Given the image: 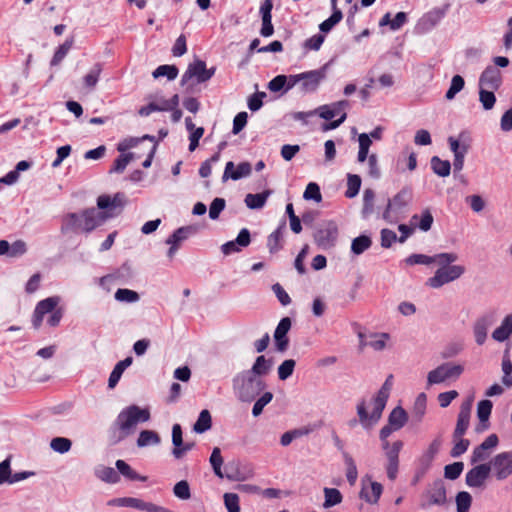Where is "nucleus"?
Segmentation results:
<instances>
[{
    "label": "nucleus",
    "instance_id": "f257e3e1",
    "mask_svg": "<svg viewBox=\"0 0 512 512\" xmlns=\"http://www.w3.org/2000/svg\"><path fill=\"white\" fill-rule=\"evenodd\" d=\"M110 216L107 212L98 211L94 207L86 208L79 213L71 212L63 217L61 232L89 234L103 225Z\"/></svg>",
    "mask_w": 512,
    "mask_h": 512
},
{
    "label": "nucleus",
    "instance_id": "f03ea898",
    "mask_svg": "<svg viewBox=\"0 0 512 512\" xmlns=\"http://www.w3.org/2000/svg\"><path fill=\"white\" fill-rule=\"evenodd\" d=\"M150 419L148 408L130 405L121 410L111 426V439L114 444L124 440L134 433L138 423L147 422Z\"/></svg>",
    "mask_w": 512,
    "mask_h": 512
},
{
    "label": "nucleus",
    "instance_id": "7ed1b4c3",
    "mask_svg": "<svg viewBox=\"0 0 512 512\" xmlns=\"http://www.w3.org/2000/svg\"><path fill=\"white\" fill-rule=\"evenodd\" d=\"M232 388L239 401L251 403L265 390L266 382L263 378L243 370L233 377Z\"/></svg>",
    "mask_w": 512,
    "mask_h": 512
},
{
    "label": "nucleus",
    "instance_id": "20e7f679",
    "mask_svg": "<svg viewBox=\"0 0 512 512\" xmlns=\"http://www.w3.org/2000/svg\"><path fill=\"white\" fill-rule=\"evenodd\" d=\"M215 72V66L207 68L205 61L196 58L188 64L186 71L181 77L180 85H186L192 78H195L197 83L207 82L214 76Z\"/></svg>",
    "mask_w": 512,
    "mask_h": 512
},
{
    "label": "nucleus",
    "instance_id": "39448f33",
    "mask_svg": "<svg viewBox=\"0 0 512 512\" xmlns=\"http://www.w3.org/2000/svg\"><path fill=\"white\" fill-rule=\"evenodd\" d=\"M338 226L330 220L323 223L321 227L315 230L313 233V239L318 248L322 250L332 249L337 242L338 238Z\"/></svg>",
    "mask_w": 512,
    "mask_h": 512
},
{
    "label": "nucleus",
    "instance_id": "423d86ee",
    "mask_svg": "<svg viewBox=\"0 0 512 512\" xmlns=\"http://www.w3.org/2000/svg\"><path fill=\"white\" fill-rule=\"evenodd\" d=\"M463 371V365L445 362L428 373L427 382L429 385H433L442 383L448 379H458Z\"/></svg>",
    "mask_w": 512,
    "mask_h": 512
},
{
    "label": "nucleus",
    "instance_id": "0eeeda50",
    "mask_svg": "<svg viewBox=\"0 0 512 512\" xmlns=\"http://www.w3.org/2000/svg\"><path fill=\"white\" fill-rule=\"evenodd\" d=\"M329 62L325 63L319 69L310 70L302 73L300 90L303 93H314L320 84L326 79Z\"/></svg>",
    "mask_w": 512,
    "mask_h": 512
},
{
    "label": "nucleus",
    "instance_id": "6e6552de",
    "mask_svg": "<svg viewBox=\"0 0 512 512\" xmlns=\"http://www.w3.org/2000/svg\"><path fill=\"white\" fill-rule=\"evenodd\" d=\"M126 203L127 198L123 192H117L113 197L103 194L97 198L98 209L107 212L110 217L120 214Z\"/></svg>",
    "mask_w": 512,
    "mask_h": 512
},
{
    "label": "nucleus",
    "instance_id": "1a4fd4ad",
    "mask_svg": "<svg viewBox=\"0 0 512 512\" xmlns=\"http://www.w3.org/2000/svg\"><path fill=\"white\" fill-rule=\"evenodd\" d=\"M497 480L502 481L512 474V451L501 452L488 463Z\"/></svg>",
    "mask_w": 512,
    "mask_h": 512
},
{
    "label": "nucleus",
    "instance_id": "9d476101",
    "mask_svg": "<svg viewBox=\"0 0 512 512\" xmlns=\"http://www.w3.org/2000/svg\"><path fill=\"white\" fill-rule=\"evenodd\" d=\"M450 5L445 4L442 7H436L425 13L418 21L416 30L420 33L431 31L446 15Z\"/></svg>",
    "mask_w": 512,
    "mask_h": 512
},
{
    "label": "nucleus",
    "instance_id": "9b49d317",
    "mask_svg": "<svg viewBox=\"0 0 512 512\" xmlns=\"http://www.w3.org/2000/svg\"><path fill=\"white\" fill-rule=\"evenodd\" d=\"M491 473V464L481 463L471 468L465 476V483L470 488H483Z\"/></svg>",
    "mask_w": 512,
    "mask_h": 512
},
{
    "label": "nucleus",
    "instance_id": "f8f14e48",
    "mask_svg": "<svg viewBox=\"0 0 512 512\" xmlns=\"http://www.w3.org/2000/svg\"><path fill=\"white\" fill-rule=\"evenodd\" d=\"M214 474L219 478L226 477L230 481H243L246 477L238 470L234 472L227 471L224 475L222 472L223 457L219 447H214L209 458Z\"/></svg>",
    "mask_w": 512,
    "mask_h": 512
},
{
    "label": "nucleus",
    "instance_id": "ddd939ff",
    "mask_svg": "<svg viewBox=\"0 0 512 512\" xmlns=\"http://www.w3.org/2000/svg\"><path fill=\"white\" fill-rule=\"evenodd\" d=\"M172 455L175 459H181L188 451L192 450L195 446L194 442H184L183 433L180 424H174L172 427Z\"/></svg>",
    "mask_w": 512,
    "mask_h": 512
},
{
    "label": "nucleus",
    "instance_id": "4468645a",
    "mask_svg": "<svg viewBox=\"0 0 512 512\" xmlns=\"http://www.w3.org/2000/svg\"><path fill=\"white\" fill-rule=\"evenodd\" d=\"M292 321L289 317H283L275 331H274V342H275V348L279 352H284L287 350L289 346V338L287 336L288 332L291 329Z\"/></svg>",
    "mask_w": 512,
    "mask_h": 512
},
{
    "label": "nucleus",
    "instance_id": "2eb2a0df",
    "mask_svg": "<svg viewBox=\"0 0 512 512\" xmlns=\"http://www.w3.org/2000/svg\"><path fill=\"white\" fill-rule=\"evenodd\" d=\"M501 84V72L497 67L493 65L487 66L479 77V88L498 90Z\"/></svg>",
    "mask_w": 512,
    "mask_h": 512
},
{
    "label": "nucleus",
    "instance_id": "dca6fc26",
    "mask_svg": "<svg viewBox=\"0 0 512 512\" xmlns=\"http://www.w3.org/2000/svg\"><path fill=\"white\" fill-rule=\"evenodd\" d=\"M272 9V0H264L260 5L259 15L262 21L260 35L262 37H270L274 34V25L272 23Z\"/></svg>",
    "mask_w": 512,
    "mask_h": 512
},
{
    "label": "nucleus",
    "instance_id": "f3484780",
    "mask_svg": "<svg viewBox=\"0 0 512 512\" xmlns=\"http://www.w3.org/2000/svg\"><path fill=\"white\" fill-rule=\"evenodd\" d=\"M471 408L472 402L471 400H467L463 402L460 406V410L457 416L456 427L454 429L453 438L462 437L470 425V416H471Z\"/></svg>",
    "mask_w": 512,
    "mask_h": 512
},
{
    "label": "nucleus",
    "instance_id": "a211bd4d",
    "mask_svg": "<svg viewBox=\"0 0 512 512\" xmlns=\"http://www.w3.org/2000/svg\"><path fill=\"white\" fill-rule=\"evenodd\" d=\"M251 243V233L249 229L242 228L237 237L233 241H228L221 246V251L224 255L239 252L241 248L249 246Z\"/></svg>",
    "mask_w": 512,
    "mask_h": 512
},
{
    "label": "nucleus",
    "instance_id": "6ab92c4d",
    "mask_svg": "<svg viewBox=\"0 0 512 512\" xmlns=\"http://www.w3.org/2000/svg\"><path fill=\"white\" fill-rule=\"evenodd\" d=\"M412 200V189L411 187H403L391 200H388L387 207L383 213V218L388 219L390 210L392 208L401 210L406 207Z\"/></svg>",
    "mask_w": 512,
    "mask_h": 512
},
{
    "label": "nucleus",
    "instance_id": "aec40b11",
    "mask_svg": "<svg viewBox=\"0 0 512 512\" xmlns=\"http://www.w3.org/2000/svg\"><path fill=\"white\" fill-rule=\"evenodd\" d=\"M430 505L443 506L447 503L446 487L442 479H436L427 490Z\"/></svg>",
    "mask_w": 512,
    "mask_h": 512
},
{
    "label": "nucleus",
    "instance_id": "412c9836",
    "mask_svg": "<svg viewBox=\"0 0 512 512\" xmlns=\"http://www.w3.org/2000/svg\"><path fill=\"white\" fill-rule=\"evenodd\" d=\"M234 163L229 161L226 163L225 170L222 176L223 181L227 179L239 180L241 178L248 177L252 172V166L249 162H241L237 165V168L234 169Z\"/></svg>",
    "mask_w": 512,
    "mask_h": 512
},
{
    "label": "nucleus",
    "instance_id": "4be33fe9",
    "mask_svg": "<svg viewBox=\"0 0 512 512\" xmlns=\"http://www.w3.org/2000/svg\"><path fill=\"white\" fill-rule=\"evenodd\" d=\"M493 404L490 400H481L477 405V417L479 424L476 427V432L480 433L487 430L490 426L489 418L492 412Z\"/></svg>",
    "mask_w": 512,
    "mask_h": 512
},
{
    "label": "nucleus",
    "instance_id": "5701e85b",
    "mask_svg": "<svg viewBox=\"0 0 512 512\" xmlns=\"http://www.w3.org/2000/svg\"><path fill=\"white\" fill-rule=\"evenodd\" d=\"M371 493H369L368 488L363 484L359 497L365 502L375 505L379 502V499L383 492V486L381 483L376 481L370 482Z\"/></svg>",
    "mask_w": 512,
    "mask_h": 512
},
{
    "label": "nucleus",
    "instance_id": "b1692460",
    "mask_svg": "<svg viewBox=\"0 0 512 512\" xmlns=\"http://www.w3.org/2000/svg\"><path fill=\"white\" fill-rule=\"evenodd\" d=\"M272 367L273 359H267L264 355H260L256 358L252 367L246 371L256 377L263 378L270 373Z\"/></svg>",
    "mask_w": 512,
    "mask_h": 512
},
{
    "label": "nucleus",
    "instance_id": "393cba45",
    "mask_svg": "<svg viewBox=\"0 0 512 512\" xmlns=\"http://www.w3.org/2000/svg\"><path fill=\"white\" fill-rule=\"evenodd\" d=\"M442 445V439L440 436L436 437L429 445L428 449L420 456L418 463L420 466L430 468L435 456L438 454Z\"/></svg>",
    "mask_w": 512,
    "mask_h": 512
},
{
    "label": "nucleus",
    "instance_id": "a878e982",
    "mask_svg": "<svg viewBox=\"0 0 512 512\" xmlns=\"http://www.w3.org/2000/svg\"><path fill=\"white\" fill-rule=\"evenodd\" d=\"M390 392L387 391L386 388H380L377 395L375 396L373 400V410H372V419L374 421H379L383 410L385 409L386 403L388 401Z\"/></svg>",
    "mask_w": 512,
    "mask_h": 512
},
{
    "label": "nucleus",
    "instance_id": "bb28decb",
    "mask_svg": "<svg viewBox=\"0 0 512 512\" xmlns=\"http://www.w3.org/2000/svg\"><path fill=\"white\" fill-rule=\"evenodd\" d=\"M133 362V358L131 356L126 357L124 360L119 361L113 368L110 373L108 379V388L113 389L118 384L123 372L126 368H128Z\"/></svg>",
    "mask_w": 512,
    "mask_h": 512
},
{
    "label": "nucleus",
    "instance_id": "cd10ccee",
    "mask_svg": "<svg viewBox=\"0 0 512 512\" xmlns=\"http://www.w3.org/2000/svg\"><path fill=\"white\" fill-rule=\"evenodd\" d=\"M286 221L283 220L281 224L274 230L267 239V247L271 254H274L283 248L280 243L283 238V230L285 229Z\"/></svg>",
    "mask_w": 512,
    "mask_h": 512
},
{
    "label": "nucleus",
    "instance_id": "c85d7f7f",
    "mask_svg": "<svg viewBox=\"0 0 512 512\" xmlns=\"http://www.w3.org/2000/svg\"><path fill=\"white\" fill-rule=\"evenodd\" d=\"M408 421V414L401 406H396L388 416V424L395 430H400Z\"/></svg>",
    "mask_w": 512,
    "mask_h": 512
},
{
    "label": "nucleus",
    "instance_id": "c756f323",
    "mask_svg": "<svg viewBox=\"0 0 512 512\" xmlns=\"http://www.w3.org/2000/svg\"><path fill=\"white\" fill-rule=\"evenodd\" d=\"M511 334H512V314H509L504 318L501 325L493 331L492 337L496 341L503 342V341L507 340Z\"/></svg>",
    "mask_w": 512,
    "mask_h": 512
},
{
    "label": "nucleus",
    "instance_id": "7c9ffc66",
    "mask_svg": "<svg viewBox=\"0 0 512 512\" xmlns=\"http://www.w3.org/2000/svg\"><path fill=\"white\" fill-rule=\"evenodd\" d=\"M197 232V228L193 225L182 226L176 229L165 241V243H176L180 246V243L186 240L190 235Z\"/></svg>",
    "mask_w": 512,
    "mask_h": 512
},
{
    "label": "nucleus",
    "instance_id": "2f4dec72",
    "mask_svg": "<svg viewBox=\"0 0 512 512\" xmlns=\"http://www.w3.org/2000/svg\"><path fill=\"white\" fill-rule=\"evenodd\" d=\"M270 194V190H265L256 194L249 193L245 196L244 202L249 209H261L265 205Z\"/></svg>",
    "mask_w": 512,
    "mask_h": 512
},
{
    "label": "nucleus",
    "instance_id": "473e14b6",
    "mask_svg": "<svg viewBox=\"0 0 512 512\" xmlns=\"http://www.w3.org/2000/svg\"><path fill=\"white\" fill-rule=\"evenodd\" d=\"M412 223L415 224L421 231L427 232L431 229L434 218L429 208L424 209L421 215H413L411 218Z\"/></svg>",
    "mask_w": 512,
    "mask_h": 512
},
{
    "label": "nucleus",
    "instance_id": "72a5a7b5",
    "mask_svg": "<svg viewBox=\"0 0 512 512\" xmlns=\"http://www.w3.org/2000/svg\"><path fill=\"white\" fill-rule=\"evenodd\" d=\"M115 465H116L118 474L123 475L128 480H131V481H141V482L147 481V477L146 476H142V475L138 474L124 460H120V459L117 460Z\"/></svg>",
    "mask_w": 512,
    "mask_h": 512
},
{
    "label": "nucleus",
    "instance_id": "f704fd0d",
    "mask_svg": "<svg viewBox=\"0 0 512 512\" xmlns=\"http://www.w3.org/2000/svg\"><path fill=\"white\" fill-rule=\"evenodd\" d=\"M490 325V321L486 317H481L476 320L473 332L475 336V341L478 345H483L487 338V330Z\"/></svg>",
    "mask_w": 512,
    "mask_h": 512
},
{
    "label": "nucleus",
    "instance_id": "c9c22d12",
    "mask_svg": "<svg viewBox=\"0 0 512 512\" xmlns=\"http://www.w3.org/2000/svg\"><path fill=\"white\" fill-rule=\"evenodd\" d=\"M466 138H468V133L466 131H462L459 134L458 139L454 138L453 136L448 138L450 149L454 155L458 153H468L470 145L465 143Z\"/></svg>",
    "mask_w": 512,
    "mask_h": 512
},
{
    "label": "nucleus",
    "instance_id": "e433bc0d",
    "mask_svg": "<svg viewBox=\"0 0 512 512\" xmlns=\"http://www.w3.org/2000/svg\"><path fill=\"white\" fill-rule=\"evenodd\" d=\"M431 169L433 172L440 177H447L451 172V163L448 160H442L438 156L431 158Z\"/></svg>",
    "mask_w": 512,
    "mask_h": 512
},
{
    "label": "nucleus",
    "instance_id": "4c0bfd02",
    "mask_svg": "<svg viewBox=\"0 0 512 512\" xmlns=\"http://www.w3.org/2000/svg\"><path fill=\"white\" fill-rule=\"evenodd\" d=\"M212 426V417L210 412L207 409H204L200 412L197 421L193 425V430L198 433L202 434L206 431H208Z\"/></svg>",
    "mask_w": 512,
    "mask_h": 512
},
{
    "label": "nucleus",
    "instance_id": "58836bf2",
    "mask_svg": "<svg viewBox=\"0 0 512 512\" xmlns=\"http://www.w3.org/2000/svg\"><path fill=\"white\" fill-rule=\"evenodd\" d=\"M343 18V13L340 9H332V14L319 25L321 33H329Z\"/></svg>",
    "mask_w": 512,
    "mask_h": 512
},
{
    "label": "nucleus",
    "instance_id": "ea45409f",
    "mask_svg": "<svg viewBox=\"0 0 512 512\" xmlns=\"http://www.w3.org/2000/svg\"><path fill=\"white\" fill-rule=\"evenodd\" d=\"M143 502V500L134 497H120L109 500L108 505L117 507H131L141 510Z\"/></svg>",
    "mask_w": 512,
    "mask_h": 512
},
{
    "label": "nucleus",
    "instance_id": "a19ab883",
    "mask_svg": "<svg viewBox=\"0 0 512 512\" xmlns=\"http://www.w3.org/2000/svg\"><path fill=\"white\" fill-rule=\"evenodd\" d=\"M161 441L159 434L153 430H143L140 432L137 445L138 447H145L148 445H158Z\"/></svg>",
    "mask_w": 512,
    "mask_h": 512
},
{
    "label": "nucleus",
    "instance_id": "79ce46f5",
    "mask_svg": "<svg viewBox=\"0 0 512 512\" xmlns=\"http://www.w3.org/2000/svg\"><path fill=\"white\" fill-rule=\"evenodd\" d=\"M74 43L73 37L67 38L63 44H61L56 51L54 52V55L51 59L50 65L56 66L58 65L67 55L69 50L72 48Z\"/></svg>",
    "mask_w": 512,
    "mask_h": 512
},
{
    "label": "nucleus",
    "instance_id": "37998d69",
    "mask_svg": "<svg viewBox=\"0 0 512 512\" xmlns=\"http://www.w3.org/2000/svg\"><path fill=\"white\" fill-rule=\"evenodd\" d=\"M343 458L346 465V478L348 483L353 486L358 477L357 466L352 456L348 452H343Z\"/></svg>",
    "mask_w": 512,
    "mask_h": 512
},
{
    "label": "nucleus",
    "instance_id": "c03bdc74",
    "mask_svg": "<svg viewBox=\"0 0 512 512\" xmlns=\"http://www.w3.org/2000/svg\"><path fill=\"white\" fill-rule=\"evenodd\" d=\"M372 245V240L367 235H360L352 240L351 252L355 255H360Z\"/></svg>",
    "mask_w": 512,
    "mask_h": 512
},
{
    "label": "nucleus",
    "instance_id": "a18cd8bd",
    "mask_svg": "<svg viewBox=\"0 0 512 512\" xmlns=\"http://www.w3.org/2000/svg\"><path fill=\"white\" fill-rule=\"evenodd\" d=\"M361 177L357 174H348L347 175V190L345 191V196L347 198H354L358 195L361 188Z\"/></svg>",
    "mask_w": 512,
    "mask_h": 512
},
{
    "label": "nucleus",
    "instance_id": "49530a36",
    "mask_svg": "<svg viewBox=\"0 0 512 512\" xmlns=\"http://www.w3.org/2000/svg\"><path fill=\"white\" fill-rule=\"evenodd\" d=\"M325 500L323 503L324 508H330L342 502L343 496L336 488H324Z\"/></svg>",
    "mask_w": 512,
    "mask_h": 512
},
{
    "label": "nucleus",
    "instance_id": "de8ad7c7",
    "mask_svg": "<svg viewBox=\"0 0 512 512\" xmlns=\"http://www.w3.org/2000/svg\"><path fill=\"white\" fill-rule=\"evenodd\" d=\"M179 70L176 65H160L152 73V76L157 79L160 77H167L168 80H174L178 76Z\"/></svg>",
    "mask_w": 512,
    "mask_h": 512
},
{
    "label": "nucleus",
    "instance_id": "09e8293b",
    "mask_svg": "<svg viewBox=\"0 0 512 512\" xmlns=\"http://www.w3.org/2000/svg\"><path fill=\"white\" fill-rule=\"evenodd\" d=\"M357 414H358V417H359V421L360 423L362 424V426L365 428V429H370L372 428L373 425H375L378 421H374L372 419V413L369 414L367 412V409H366V406H365V401L362 400L360 401L358 404H357Z\"/></svg>",
    "mask_w": 512,
    "mask_h": 512
},
{
    "label": "nucleus",
    "instance_id": "8fccbe9b",
    "mask_svg": "<svg viewBox=\"0 0 512 512\" xmlns=\"http://www.w3.org/2000/svg\"><path fill=\"white\" fill-rule=\"evenodd\" d=\"M96 476L109 484H116L120 481V475L117 470L112 467H102L96 471Z\"/></svg>",
    "mask_w": 512,
    "mask_h": 512
},
{
    "label": "nucleus",
    "instance_id": "3c124183",
    "mask_svg": "<svg viewBox=\"0 0 512 512\" xmlns=\"http://www.w3.org/2000/svg\"><path fill=\"white\" fill-rule=\"evenodd\" d=\"M426 405H427V397L425 393H420L413 406V417L416 419L417 422L422 421L425 412H426Z\"/></svg>",
    "mask_w": 512,
    "mask_h": 512
},
{
    "label": "nucleus",
    "instance_id": "603ef678",
    "mask_svg": "<svg viewBox=\"0 0 512 512\" xmlns=\"http://www.w3.org/2000/svg\"><path fill=\"white\" fill-rule=\"evenodd\" d=\"M465 86V80L461 75H454L451 79L450 87L446 91L445 98L453 100L457 93H459Z\"/></svg>",
    "mask_w": 512,
    "mask_h": 512
},
{
    "label": "nucleus",
    "instance_id": "864d4df0",
    "mask_svg": "<svg viewBox=\"0 0 512 512\" xmlns=\"http://www.w3.org/2000/svg\"><path fill=\"white\" fill-rule=\"evenodd\" d=\"M273 399L272 392L266 391L261 394V396L255 399V403L252 408V415L254 417H258L262 414L263 409L266 405H268Z\"/></svg>",
    "mask_w": 512,
    "mask_h": 512
},
{
    "label": "nucleus",
    "instance_id": "5fc2aeb1",
    "mask_svg": "<svg viewBox=\"0 0 512 512\" xmlns=\"http://www.w3.org/2000/svg\"><path fill=\"white\" fill-rule=\"evenodd\" d=\"M457 512H469L472 504V496L467 491H460L455 497Z\"/></svg>",
    "mask_w": 512,
    "mask_h": 512
},
{
    "label": "nucleus",
    "instance_id": "6e6d98bb",
    "mask_svg": "<svg viewBox=\"0 0 512 512\" xmlns=\"http://www.w3.org/2000/svg\"><path fill=\"white\" fill-rule=\"evenodd\" d=\"M495 90L488 88H479V101L485 110H491L496 102Z\"/></svg>",
    "mask_w": 512,
    "mask_h": 512
},
{
    "label": "nucleus",
    "instance_id": "4d7b16f0",
    "mask_svg": "<svg viewBox=\"0 0 512 512\" xmlns=\"http://www.w3.org/2000/svg\"><path fill=\"white\" fill-rule=\"evenodd\" d=\"M59 297L53 296L48 297L46 299H43L39 301L36 305V309L40 311V313H43L44 315L48 313H52L54 310H56L57 305L59 303Z\"/></svg>",
    "mask_w": 512,
    "mask_h": 512
},
{
    "label": "nucleus",
    "instance_id": "13d9d810",
    "mask_svg": "<svg viewBox=\"0 0 512 512\" xmlns=\"http://www.w3.org/2000/svg\"><path fill=\"white\" fill-rule=\"evenodd\" d=\"M115 299L119 302L133 303L137 302L140 298L139 294L130 289L119 288L114 295Z\"/></svg>",
    "mask_w": 512,
    "mask_h": 512
},
{
    "label": "nucleus",
    "instance_id": "bf43d9fd",
    "mask_svg": "<svg viewBox=\"0 0 512 512\" xmlns=\"http://www.w3.org/2000/svg\"><path fill=\"white\" fill-rule=\"evenodd\" d=\"M72 446V441L65 437H55L50 442V447L60 454L67 453Z\"/></svg>",
    "mask_w": 512,
    "mask_h": 512
},
{
    "label": "nucleus",
    "instance_id": "052dcab7",
    "mask_svg": "<svg viewBox=\"0 0 512 512\" xmlns=\"http://www.w3.org/2000/svg\"><path fill=\"white\" fill-rule=\"evenodd\" d=\"M464 470L463 462H454L444 467V477L449 480H456Z\"/></svg>",
    "mask_w": 512,
    "mask_h": 512
},
{
    "label": "nucleus",
    "instance_id": "680f3d73",
    "mask_svg": "<svg viewBox=\"0 0 512 512\" xmlns=\"http://www.w3.org/2000/svg\"><path fill=\"white\" fill-rule=\"evenodd\" d=\"M102 71V64L95 63L91 70L84 77V84L88 88H93L98 82L100 73Z\"/></svg>",
    "mask_w": 512,
    "mask_h": 512
},
{
    "label": "nucleus",
    "instance_id": "e2e57ef3",
    "mask_svg": "<svg viewBox=\"0 0 512 512\" xmlns=\"http://www.w3.org/2000/svg\"><path fill=\"white\" fill-rule=\"evenodd\" d=\"M454 446L450 451V455L453 458L460 457L464 454L470 446V441L462 437L453 438Z\"/></svg>",
    "mask_w": 512,
    "mask_h": 512
},
{
    "label": "nucleus",
    "instance_id": "0e129e2a",
    "mask_svg": "<svg viewBox=\"0 0 512 512\" xmlns=\"http://www.w3.org/2000/svg\"><path fill=\"white\" fill-rule=\"evenodd\" d=\"M447 283H450V281L446 277L444 269H441V267L436 270L434 276L428 278L426 281L427 286L435 289L440 288Z\"/></svg>",
    "mask_w": 512,
    "mask_h": 512
},
{
    "label": "nucleus",
    "instance_id": "69168bd1",
    "mask_svg": "<svg viewBox=\"0 0 512 512\" xmlns=\"http://www.w3.org/2000/svg\"><path fill=\"white\" fill-rule=\"evenodd\" d=\"M374 198H375L374 191L370 188L365 189L364 194H363V208H362L363 217H367L368 215H370L373 212Z\"/></svg>",
    "mask_w": 512,
    "mask_h": 512
},
{
    "label": "nucleus",
    "instance_id": "338daca9",
    "mask_svg": "<svg viewBox=\"0 0 512 512\" xmlns=\"http://www.w3.org/2000/svg\"><path fill=\"white\" fill-rule=\"evenodd\" d=\"M296 362L293 359L284 360L278 367V378L282 381L292 376Z\"/></svg>",
    "mask_w": 512,
    "mask_h": 512
},
{
    "label": "nucleus",
    "instance_id": "774afa93",
    "mask_svg": "<svg viewBox=\"0 0 512 512\" xmlns=\"http://www.w3.org/2000/svg\"><path fill=\"white\" fill-rule=\"evenodd\" d=\"M173 493L181 500H188L191 497L189 483L186 480L177 482L173 487Z\"/></svg>",
    "mask_w": 512,
    "mask_h": 512
}]
</instances>
